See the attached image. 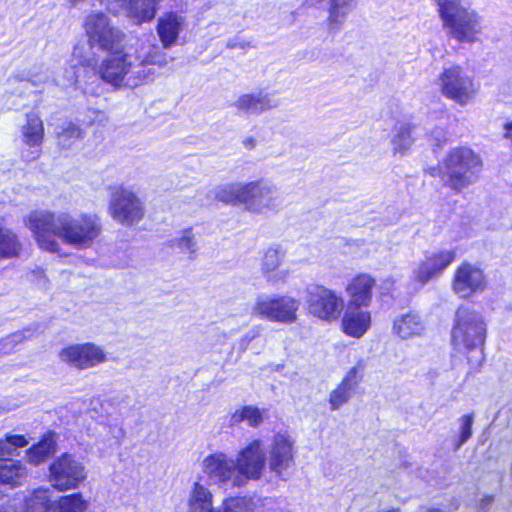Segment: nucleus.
Returning a JSON list of instances; mask_svg holds the SVG:
<instances>
[{
  "label": "nucleus",
  "instance_id": "9d476101",
  "mask_svg": "<svg viewBox=\"0 0 512 512\" xmlns=\"http://www.w3.org/2000/svg\"><path fill=\"white\" fill-rule=\"evenodd\" d=\"M441 93L461 106L470 103L478 93L474 80L459 65L443 69L438 77Z\"/></svg>",
  "mask_w": 512,
  "mask_h": 512
},
{
  "label": "nucleus",
  "instance_id": "473e14b6",
  "mask_svg": "<svg viewBox=\"0 0 512 512\" xmlns=\"http://www.w3.org/2000/svg\"><path fill=\"white\" fill-rule=\"evenodd\" d=\"M172 249L181 254H185L189 259H194L197 251V242L192 229L182 230L174 239L171 240Z\"/></svg>",
  "mask_w": 512,
  "mask_h": 512
},
{
  "label": "nucleus",
  "instance_id": "c9c22d12",
  "mask_svg": "<svg viewBox=\"0 0 512 512\" xmlns=\"http://www.w3.org/2000/svg\"><path fill=\"white\" fill-rule=\"evenodd\" d=\"M21 245L14 233L2 226L0 221V256L14 257L17 256Z\"/></svg>",
  "mask_w": 512,
  "mask_h": 512
},
{
  "label": "nucleus",
  "instance_id": "a878e982",
  "mask_svg": "<svg viewBox=\"0 0 512 512\" xmlns=\"http://www.w3.org/2000/svg\"><path fill=\"white\" fill-rule=\"evenodd\" d=\"M415 125L407 121H398L391 135V146L394 154L404 155L414 144L413 136Z\"/></svg>",
  "mask_w": 512,
  "mask_h": 512
},
{
  "label": "nucleus",
  "instance_id": "72a5a7b5",
  "mask_svg": "<svg viewBox=\"0 0 512 512\" xmlns=\"http://www.w3.org/2000/svg\"><path fill=\"white\" fill-rule=\"evenodd\" d=\"M89 502L85 500L81 493H73L62 496L56 502L54 512H87Z\"/></svg>",
  "mask_w": 512,
  "mask_h": 512
},
{
  "label": "nucleus",
  "instance_id": "bb28decb",
  "mask_svg": "<svg viewBox=\"0 0 512 512\" xmlns=\"http://www.w3.org/2000/svg\"><path fill=\"white\" fill-rule=\"evenodd\" d=\"M127 12V15L140 24L152 20L156 13L157 0H116Z\"/></svg>",
  "mask_w": 512,
  "mask_h": 512
},
{
  "label": "nucleus",
  "instance_id": "a19ab883",
  "mask_svg": "<svg viewBox=\"0 0 512 512\" xmlns=\"http://www.w3.org/2000/svg\"><path fill=\"white\" fill-rule=\"evenodd\" d=\"M364 369V361H358L356 365L349 369V371L346 373L345 377L340 383L346 385L348 388L355 391L363 377Z\"/></svg>",
  "mask_w": 512,
  "mask_h": 512
},
{
  "label": "nucleus",
  "instance_id": "37998d69",
  "mask_svg": "<svg viewBox=\"0 0 512 512\" xmlns=\"http://www.w3.org/2000/svg\"><path fill=\"white\" fill-rule=\"evenodd\" d=\"M260 334V329L259 328H253L252 330H250L249 332H247L245 334V336L241 339V348L243 350H246L247 349V346L248 344L250 343V341H252L253 339H255L256 337H258Z\"/></svg>",
  "mask_w": 512,
  "mask_h": 512
},
{
  "label": "nucleus",
  "instance_id": "49530a36",
  "mask_svg": "<svg viewBox=\"0 0 512 512\" xmlns=\"http://www.w3.org/2000/svg\"><path fill=\"white\" fill-rule=\"evenodd\" d=\"M47 77L46 75H40V76H31L28 78V81H30L33 85H39L41 83H44L46 81Z\"/></svg>",
  "mask_w": 512,
  "mask_h": 512
},
{
  "label": "nucleus",
  "instance_id": "6e6d98bb",
  "mask_svg": "<svg viewBox=\"0 0 512 512\" xmlns=\"http://www.w3.org/2000/svg\"><path fill=\"white\" fill-rule=\"evenodd\" d=\"M0 512H7V511H1V510H0Z\"/></svg>",
  "mask_w": 512,
  "mask_h": 512
},
{
  "label": "nucleus",
  "instance_id": "7ed1b4c3",
  "mask_svg": "<svg viewBox=\"0 0 512 512\" xmlns=\"http://www.w3.org/2000/svg\"><path fill=\"white\" fill-rule=\"evenodd\" d=\"M235 462L243 487L260 480L266 465L272 476L286 481L294 464V440L287 433L275 434L268 446L254 439L237 453Z\"/></svg>",
  "mask_w": 512,
  "mask_h": 512
},
{
  "label": "nucleus",
  "instance_id": "864d4df0",
  "mask_svg": "<svg viewBox=\"0 0 512 512\" xmlns=\"http://www.w3.org/2000/svg\"><path fill=\"white\" fill-rule=\"evenodd\" d=\"M37 275H38L39 277H44V275H43V271H42V270H40V269L37 271Z\"/></svg>",
  "mask_w": 512,
  "mask_h": 512
},
{
  "label": "nucleus",
  "instance_id": "7c9ffc66",
  "mask_svg": "<svg viewBox=\"0 0 512 512\" xmlns=\"http://www.w3.org/2000/svg\"><path fill=\"white\" fill-rule=\"evenodd\" d=\"M55 451V440L52 434L46 435L43 439L27 450L29 463L39 465L43 463Z\"/></svg>",
  "mask_w": 512,
  "mask_h": 512
},
{
  "label": "nucleus",
  "instance_id": "3c124183",
  "mask_svg": "<svg viewBox=\"0 0 512 512\" xmlns=\"http://www.w3.org/2000/svg\"><path fill=\"white\" fill-rule=\"evenodd\" d=\"M95 114H96L97 118H101V119L104 118V114L101 112H96Z\"/></svg>",
  "mask_w": 512,
  "mask_h": 512
},
{
  "label": "nucleus",
  "instance_id": "dca6fc26",
  "mask_svg": "<svg viewBox=\"0 0 512 512\" xmlns=\"http://www.w3.org/2000/svg\"><path fill=\"white\" fill-rule=\"evenodd\" d=\"M59 357L62 362L79 370L96 367L107 360L104 350L90 342L63 348Z\"/></svg>",
  "mask_w": 512,
  "mask_h": 512
},
{
  "label": "nucleus",
  "instance_id": "a211bd4d",
  "mask_svg": "<svg viewBox=\"0 0 512 512\" xmlns=\"http://www.w3.org/2000/svg\"><path fill=\"white\" fill-rule=\"evenodd\" d=\"M454 250H441L431 253L425 257L418 267L413 271V278L425 285L430 280L440 276L443 271L454 261Z\"/></svg>",
  "mask_w": 512,
  "mask_h": 512
},
{
  "label": "nucleus",
  "instance_id": "cd10ccee",
  "mask_svg": "<svg viewBox=\"0 0 512 512\" xmlns=\"http://www.w3.org/2000/svg\"><path fill=\"white\" fill-rule=\"evenodd\" d=\"M188 512H217L213 506V494L204 484L195 482L189 494Z\"/></svg>",
  "mask_w": 512,
  "mask_h": 512
},
{
  "label": "nucleus",
  "instance_id": "5701e85b",
  "mask_svg": "<svg viewBox=\"0 0 512 512\" xmlns=\"http://www.w3.org/2000/svg\"><path fill=\"white\" fill-rule=\"evenodd\" d=\"M278 100L270 93L257 92L241 95L234 103L238 111L247 115H259L267 110L276 108Z\"/></svg>",
  "mask_w": 512,
  "mask_h": 512
},
{
  "label": "nucleus",
  "instance_id": "4be33fe9",
  "mask_svg": "<svg viewBox=\"0 0 512 512\" xmlns=\"http://www.w3.org/2000/svg\"><path fill=\"white\" fill-rule=\"evenodd\" d=\"M341 324L347 336L359 339L371 326V313L366 308L346 306Z\"/></svg>",
  "mask_w": 512,
  "mask_h": 512
},
{
  "label": "nucleus",
  "instance_id": "a18cd8bd",
  "mask_svg": "<svg viewBox=\"0 0 512 512\" xmlns=\"http://www.w3.org/2000/svg\"><path fill=\"white\" fill-rule=\"evenodd\" d=\"M436 134V141L437 145H440L441 143L445 142L446 140V134L443 129H436L433 132V135Z\"/></svg>",
  "mask_w": 512,
  "mask_h": 512
},
{
  "label": "nucleus",
  "instance_id": "ddd939ff",
  "mask_svg": "<svg viewBox=\"0 0 512 512\" xmlns=\"http://www.w3.org/2000/svg\"><path fill=\"white\" fill-rule=\"evenodd\" d=\"M306 303L311 315L326 322L339 319L344 308L343 298L335 291L321 285L308 288Z\"/></svg>",
  "mask_w": 512,
  "mask_h": 512
},
{
  "label": "nucleus",
  "instance_id": "f257e3e1",
  "mask_svg": "<svg viewBox=\"0 0 512 512\" xmlns=\"http://www.w3.org/2000/svg\"><path fill=\"white\" fill-rule=\"evenodd\" d=\"M167 64V54L152 43L122 46L108 52L100 64L95 52L74 46L62 75H58L55 82L63 88L78 87L91 93L93 90L88 85L100 79L115 88H135L153 80L155 72L150 66Z\"/></svg>",
  "mask_w": 512,
  "mask_h": 512
},
{
  "label": "nucleus",
  "instance_id": "09e8293b",
  "mask_svg": "<svg viewBox=\"0 0 512 512\" xmlns=\"http://www.w3.org/2000/svg\"><path fill=\"white\" fill-rule=\"evenodd\" d=\"M12 409H13V407H6V406L0 404V415L7 411L12 410Z\"/></svg>",
  "mask_w": 512,
  "mask_h": 512
},
{
  "label": "nucleus",
  "instance_id": "393cba45",
  "mask_svg": "<svg viewBox=\"0 0 512 512\" xmlns=\"http://www.w3.org/2000/svg\"><path fill=\"white\" fill-rule=\"evenodd\" d=\"M425 328L422 317L414 311L401 314L393 321V333L404 340L421 336Z\"/></svg>",
  "mask_w": 512,
  "mask_h": 512
},
{
  "label": "nucleus",
  "instance_id": "c03bdc74",
  "mask_svg": "<svg viewBox=\"0 0 512 512\" xmlns=\"http://www.w3.org/2000/svg\"><path fill=\"white\" fill-rule=\"evenodd\" d=\"M247 46H248V44L246 42H244V41L238 42L236 39H231L227 42V47L230 49H234V48L245 49Z\"/></svg>",
  "mask_w": 512,
  "mask_h": 512
},
{
  "label": "nucleus",
  "instance_id": "c756f323",
  "mask_svg": "<svg viewBox=\"0 0 512 512\" xmlns=\"http://www.w3.org/2000/svg\"><path fill=\"white\" fill-rule=\"evenodd\" d=\"M216 200L232 206L243 205L244 183H229L217 186L213 191Z\"/></svg>",
  "mask_w": 512,
  "mask_h": 512
},
{
  "label": "nucleus",
  "instance_id": "6e6552de",
  "mask_svg": "<svg viewBox=\"0 0 512 512\" xmlns=\"http://www.w3.org/2000/svg\"><path fill=\"white\" fill-rule=\"evenodd\" d=\"M300 301L289 295H258L251 314L260 319L281 324H292L297 320Z\"/></svg>",
  "mask_w": 512,
  "mask_h": 512
},
{
  "label": "nucleus",
  "instance_id": "412c9836",
  "mask_svg": "<svg viewBox=\"0 0 512 512\" xmlns=\"http://www.w3.org/2000/svg\"><path fill=\"white\" fill-rule=\"evenodd\" d=\"M375 279L368 274H359L346 286L347 306L368 308L372 301Z\"/></svg>",
  "mask_w": 512,
  "mask_h": 512
},
{
  "label": "nucleus",
  "instance_id": "4c0bfd02",
  "mask_svg": "<svg viewBox=\"0 0 512 512\" xmlns=\"http://www.w3.org/2000/svg\"><path fill=\"white\" fill-rule=\"evenodd\" d=\"M58 143L64 149L71 148L83 138V131L73 123H67L57 134Z\"/></svg>",
  "mask_w": 512,
  "mask_h": 512
},
{
  "label": "nucleus",
  "instance_id": "0eeeda50",
  "mask_svg": "<svg viewBox=\"0 0 512 512\" xmlns=\"http://www.w3.org/2000/svg\"><path fill=\"white\" fill-rule=\"evenodd\" d=\"M84 30L89 46L85 44H77L76 46H84L89 51L98 48L106 53L123 46L125 34L119 28L113 26L108 16L103 13L97 12L88 15L84 22Z\"/></svg>",
  "mask_w": 512,
  "mask_h": 512
},
{
  "label": "nucleus",
  "instance_id": "58836bf2",
  "mask_svg": "<svg viewBox=\"0 0 512 512\" xmlns=\"http://www.w3.org/2000/svg\"><path fill=\"white\" fill-rule=\"evenodd\" d=\"M350 0H330L329 24L332 29L341 25L348 14Z\"/></svg>",
  "mask_w": 512,
  "mask_h": 512
},
{
  "label": "nucleus",
  "instance_id": "39448f33",
  "mask_svg": "<svg viewBox=\"0 0 512 512\" xmlns=\"http://www.w3.org/2000/svg\"><path fill=\"white\" fill-rule=\"evenodd\" d=\"M481 157L468 147L451 149L439 163L428 171L431 176L440 177L444 185L457 193L473 185L482 171Z\"/></svg>",
  "mask_w": 512,
  "mask_h": 512
},
{
  "label": "nucleus",
  "instance_id": "9b49d317",
  "mask_svg": "<svg viewBox=\"0 0 512 512\" xmlns=\"http://www.w3.org/2000/svg\"><path fill=\"white\" fill-rule=\"evenodd\" d=\"M23 435L6 434L0 439V483L17 486L27 475L26 467L7 457L18 456V449L28 445Z\"/></svg>",
  "mask_w": 512,
  "mask_h": 512
},
{
  "label": "nucleus",
  "instance_id": "ea45409f",
  "mask_svg": "<svg viewBox=\"0 0 512 512\" xmlns=\"http://www.w3.org/2000/svg\"><path fill=\"white\" fill-rule=\"evenodd\" d=\"M354 390L348 388L346 385L340 383L329 396V404L331 410H338L343 405H345L352 395L354 394Z\"/></svg>",
  "mask_w": 512,
  "mask_h": 512
},
{
  "label": "nucleus",
  "instance_id": "423d86ee",
  "mask_svg": "<svg viewBox=\"0 0 512 512\" xmlns=\"http://www.w3.org/2000/svg\"><path fill=\"white\" fill-rule=\"evenodd\" d=\"M443 28L459 43L473 44L483 32V17L474 9L461 4L462 0H435Z\"/></svg>",
  "mask_w": 512,
  "mask_h": 512
},
{
  "label": "nucleus",
  "instance_id": "f03ea898",
  "mask_svg": "<svg viewBox=\"0 0 512 512\" xmlns=\"http://www.w3.org/2000/svg\"><path fill=\"white\" fill-rule=\"evenodd\" d=\"M37 244L43 250L58 252L62 243L77 249L91 246L100 233V223L96 216L47 210L33 211L25 220Z\"/></svg>",
  "mask_w": 512,
  "mask_h": 512
},
{
  "label": "nucleus",
  "instance_id": "2f4dec72",
  "mask_svg": "<svg viewBox=\"0 0 512 512\" xmlns=\"http://www.w3.org/2000/svg\"><path fill=\"white\" fill-rule=\"evenodd\" d=\"M264 410L252 405L243 406L231 415L230 424L238 425L241 422H247L251 427H258L263 422Z\"/></svg>",
  "mask_w": 512,
  "mask_h": 512
},
{
  "label": "nucleus",
  "instance_id": "c85d7f7f",
  "mask_svg": "<svg viewBox=\"0 0 512 512\" xmlns=\"http://www.w3.org/2000/svg\"><path fill=\"white\" fill-rule=\"evenodd\" d=\"M49 488L34 490L25 500L26 512H54L56 503L51 500Z\"/></svg>",
  "mask_w": 512,
  "mask_h": 512
},
{
  "label": "nucleus",
  "instance_id": "603ef678",
  "mask_svg": "<svg viewBox=\"0 0 512 512\" xmlns=\"http://www.w3.org/2000/svg\"><path fill=\"white\" fill-rule=\"evenodd\" d=\"M118 434H119V435L117 436V438L122 437V436H123V434H124L123 430H122V429H119V430H118Z\"/></svg>",
  "mask_w": 512,
  "mask_h": 512
},
{
  "label": "nucleus",
  "instance_id": "f8f14e48",
  "mask_svg": "<svg viewBox=\"0 0 512 512\" xmlns=\"http://www.w3.org/2000/svg\"><path fill=\"white\" fill-rule=\"evenodd\" d=\"M282 205V199L277 187L268 181L258 180L244 183V210L264 215L277 212Z\"/></svg>",
  "mask_w": 512,
  "mask_h": 512
},
{
  "label": "nucleus",
  "instance_id": "6ab92c4d",
  "mask_svg": "<svg viewBox=\"0 0 512 512\" xmlns=\"http://www.w3.org/2000/svg\"><path fill=\"white\" fill-rule=\"evenodd\" d=\"M23 142L32 148L28 152H23L22 156L26 161H33L40 156V146L44 137V126L37 113L27 114L26 124L21 129Z\"/></svg>",
  "mask_w": 512,
  "mask_h": 512
},
{
  "label": "nucleus",
  "instance_id": "20e7f679",
  "mask_svg": "<svg viewBox=\"0 0 512 512\" xmlns=\"http://www.w3.org/2000/svg\"><path fill=\"white\" fill-rule=\"evenodd\" d=\"M487 323L483 315L468 305H461L455 312L451 342L455 350L466 355L471 370L482 366Z\"/></svg>",
  "mask_w": 512,
  "mask_h": 512
},
{
  "label": "nucleus",
  "instance_id": "f3484780",
  "mask_svg": "<svg viewBox=\"0 0 512 512\" xmlns=\"http://www.w3.org/2000/svg\"><path fill=\"white\" fill-rule=\"evenodd\" d=\"M486 277L483 270L471 263H462L455 271L452 290L460 298L467 299L484 291Z\"/></svg>",
  "mask_w": 512,
  "mask_h": 512
},
{
  "label": "nucleus",
  "instance_id": "5fc2aeb1",
  "mask_svg": "<svg viewBox=\"0 0 512 512\" xmlns=\"http://www.w3.org/2000/svg\"><path fill=\"white\" fill-rule=\"evenodd\" d=\"M428 512H440V511H439V510H437V509H431V510H429Z\"/></svg>",
  "mask_w": 512,
  "mask_h": 512
},
{
  "label": "nucleus",
  "instance_id": "f704fd0d",
  "mask_svg": "<svg viewBox=\"0 0 512 512\" xmlns=\"http://www.w3.org/2000/svg\"><path fill=\"white\" fill-rule=\"evenodd\" d=\"M256 503L252 497L230 496L222 501L217 512H255Z\"/></svg>",
  "mask_w": 512,
  "mask_h": 512
},
{
  "label": "nucleus",
  "instance_id": "8fccbe9b",
  "mask_svg": "<svg viewBox=\"0 0 512 512\" xmlns=\"http://www.w3.org/2000/svg\"><path fill=\"white\" fill-rule=\"evenodd\" d=\"M69 4L73 7L77 6L78 4L84 2V0H68Z\"/></svg>",
  "mask_w": 512,
  "mask_h": 512
},
{
  "label": "nucleus",
  "instance_id": "1a4fd4ad",
  "mask_svg": "<svg viewBox=\"0 0 512 512\" xmlns=\"http://www.w3.org/2000/svg\"><path fill=\"white\" fill-rule=\"evenodd\" d=\"M201 471L207 481L220 490L230 491L243 487L235 459L224 452L207 455L201 462Z\"/></svg>",
  "mask_w": 512,
  "mask_h": 512
},
{
  "label": "nucleus",
  "instance_id": "aec40b11",
  "mask_svg": "<svg viewBox=\"0 0 512 512\" xmlns=\"http://www.w3.org/2000/svg\"><path fill=\"white\" fill-rule=\"evenodd\" d=\"M186 27L185 18L175 12H168L158 18L156 31L163 49H170L178 42L179 35Z\"/></svg>",
  "mask_w": 512,
  "mask_h": 512
},
{
  "label": "nucleus",
  "instance_id": "79ce46f5",
  "mask_svg": "<svg viewBox=\"0 0 512 512\" xmlns=\"http://www.w3.org/2000/svg\"><path fill=\"white\" fill-rule=\"evenodd\" d=\"M25 335L23 332H16L0 341V356L10 354L14 351L16 344L21 343Z\"/></svg>",
  "mask_w": 512,
  "mask_h": 512
},
{
  "label": "nucleus",
  "instance_id": "4468645a",
  "mask_svg": "<svg viewBox=\"0 0 512 512\" xmlns=\"http://www.w3.org/2000/svg\"><path fill=\"white\" fill-rule=\"evenodd\" d=\"M85 479L84 464L70 454L58 457L49 467V480L59 491L76 489Z\"/></svg>",
  "mask_w": 512,
  "mask_h": 512
},
{
  "label": "nucleus",
  "instance_id": "b1692460",
  "mask_svg": "<svg viewBox=\"0 0 512 512\" xmlns=\"http://www.w3.org/2000/svg\"><path fill=\"white\" fill-rule=\"evenodd\" d=\"M283 258L284 253L278 247H269L264 253L261 271L266 281L273 286L285 283L288 277V271L279 270Z\"/></svg>",
  "mask_w": 512,
  "mask_h": 512
},
{
  "label": "nucleus",
  "instance_id": "de8ad7c7",
  "mask_svg": "<svg viewBox=\"0 0 512 512\" xmlns=\"http://www.w3.org/2000/svg\"><path fill=\"white\" fill-rule=\"evenodd\" d=\"M243 145L247 149H253L256 146V140L253 137H247L243 140Z\"/></svg>",
  "mask_w": 512,
  "mask_h": 512
},
{
  "label": "nucleus",
  "instance_id": "e433bc0d",
  "mask_svg": "<svg viewBox=\"0 0 512 512\" xmlns=\"http://www.w3.org/2000/svg\"><path fill=\"white\" fill-rule=\"evenodd\" d=\"M458 433L454 439V449H460L472 436V426L474 423L473 414H465L458 420Z\"/></svg>",
  "mask_w": 512,
  "mask_h": 512
},
{
  "label": "nucleus",
  "instance_id": "2eb2a0df",
  "mask_svg": "<svg viewBox=\"0 0 512 512\" xmlns=\"http://www.w3.org/2000/svg\"><path fill=\"white\" fill-rule=\"evenodd\" d=\"M109 212L115 221L123 225H133L144 215L140 199L131 190L123 187H118L112 192Z\"/></svg>",
  "mask_w": 512,
  "mask_h": 512
}]
</instances>
